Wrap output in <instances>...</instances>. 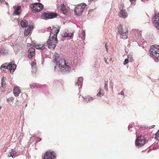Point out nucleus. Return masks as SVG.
I'll list each match as a JSON object with an SVG mask.
<instances>
[{
  "label": "nucleus",
  "mask_w": 159,
  "mask_h": 159,
  "mask_svg": "<svg viewBox=\"0 0 159 159\" xmlns=\"http://www.w3.org/2000/svg\"><path fill=\"white\" fill-rule=\"evenodd\" d=\"M59 58L58 54L55 53L53 57V62L56 63L61 71L65 72L69 71L71 68L69 63H66L65 60L63 59L59 60Z\"/></svg>",
  "instance_id": "obj_1"
},
{
  "label": "nucleus",
  "mask_w": 159,
  "mask_h": 159,
  "mask_svg": "<svg viewBox=\"0 0 159 159\" xmlns=\"http://www.w3.org/2000/svg\"><path fill=\"white\" fill-rule=\"evenodd\" d=\"M150 53L151 57L159 61V45L151 46L150 49Z\"/></svg>",
  "instance_id": "obj_2"
},
{
  "label": "nucleus",
  "mask_w": 159,
  "mask_h": 159,
  "mask_svg": "<svg viewBox=\"0 0 159 159\" xmlns=\"http://www.w3.org/2000/svg\"><path fill=\"white\" fill-rule=\"evenodd\" d=\"M118 32L119 34L121 35L120 38L123 39H125L127 38L128 30L126 27H123L121 25H119L118 27Z\"/></svg>",
  "instance_id": "obj_3"
},
{
  "label": "nucleus",
  "mask_w": 159,
  "mask_h": 159,
  "mask_svg": "<svg viewBox=\"0 0 159 159\" xmlns=\"http://www.w3.org/2000/svg\"><path fill=\"white\" fill-rule=\"evenodd\" d=\"M57 38L51 37L50 38V37H49V39L47 42L48 48L54 49L57 43Z\"/></svg>",
  "instance_id": "obj_4"
},
{
  "label": "nucleus",
  "mask_w": 159,
  "mask_h": 159,
  "mask_svg": "<svg viewBox=\"0 0 159 159\" xmlns=\"http://www.w3.org/2000/svg\"><path fill=\"white\" fill-rule=\"evenodd\" d=\"M86 5L84 3L78 4L75 8V13L76 15L80 16L82 14V11L84 10Z\"/></svg>",
  "instance_id": "obj_5"
},
{
  "label": "nucleus",
  "mask_w": 159,
  "mask_h": 159,
  "mask_svg": "<svg viewBox=\"0 0 159 159\" xmlns=\"http://www.w3.org/2000/svg\"><path fill=\"white\" fill-rule=\"evenodd\" d=\"M57 16V14L52 13L44 12L42 15V18L45 20H48L55 18Z\"/></svg>",
  "instance_id": "obj_6"
},
{
  "label": "nucleus",
  "mask_w": 159,
  "mask_h": 159,
  "mask_svg": "<svg viewBox=\"0 0 159 159\" xmlns=\"http://www.w3.org/2000/svg\"><path fill=\"white\" fill-rule=\"evenodd\" d=\"M155 16L152 19V21L156 28L159 30V13H155Z\"/></svg>",
  "instance_id": "obj_7"
},
{
  "label": "nucleus",
  "mask_w": 159,
  "mask_h": 159,
  "mask_svg": "<svg viewBox=\"0 0 159 159\" xmlns=\"http://www.w3.org/2000/svg\"><path fill=\"white\" fill-rule=\"evenodd\" d=\"M55 157L53 152H47L43 157V159H54Z\"/></svg>",
  "instance_id": "obj_8"
},
{
  "label": "nucleus",
  "mask_w": 159,
  "mask_h": 159,
  "mask_svg": "<svg viewBox=\"0 0 159 159\" xmlns=\"http://www.w3.org/2000/svg\"><path fill=\"white\" fill-rule=\"evenodd\" d=\"M59 31V30L56 27L53 28L51 30L49 37L57 38V34Z\"/></svg>",
  "instance_id": "obj_9"
},
{
  "label": "nucleus",
  "mask_w": 159,
  "mask_h": 159,
  "mask_svg": "<svg viewBox=\"0 0 159 159\" xmlns=\"http://www.w3.org/2000/svg\"><path fill=\"white\" fill-rule=\"evenodd\" d=\"M59 31V30L56 27L53 28L51 30L49 37L57 38V34Z\"/></svg>",
  "instance_id": "obj_10"
},
{
  "label": "nucleus",
  "mask_w": 159,
  "mask_h": 159,
  "mask_svg": "<svg viewBox=\"0 0 159 159\" xmlns=\"http://www.w3.org/2000/svg\"><path fill=\"white\" fill-rule=\"evenodd\" d=\"M33 28V26L32 25H29L26 27L24 32L25 35V36H27L29 35L30 34Z\"/></svg>",
  "instance_id": "obj_11"
},
{
  "label": "nucleus",
  "mask_w": 159,
  "mask_h": 159,
  "mask_svg": "<svg viewBox=\"0 0 159 159\" xmlns=\"http://www.w3.org/2000/svg\"><path fill=\"white\" fill-rule=\"evenodd\" d=\"M83 78L82 77H79L75 82V86H77L79 89L82 87Z\"/></svg>",
  "instance_id": "obj_12"
},
{
  "label": "nucleus",
  "mask_w": 159,
  "mask_h": 159,
  "mask_svg": "<svg viewBox=\"0 0 159 159\" xmlns=\"http://www.w3.org/2000/svg\"><path fill=\"white\" fill-rule=\"evenodd\" d=\"M35 55V50L33 48H30L28 50V56L30 59L32 58Z\"/></svg>",
  "instance_id": "obj_13"
},
{
  "label": "nucleus",
  "mask_w": 159,
  "mask_h": 159,
  "mask_svg": "<svg viewBox=\"0 0 159 159\" xmlns=\"http://www.w3.org/2000/svg\"><path fill=\"white\" fill-rule=\"evenodd\" d=\"M7 68L9 69L11 73H13L16 68V65L14 64H9L7 66Z\"/></svg>",
  "instance_id": "obj_14"
},
{
  "label": "nucleus",
  "mask_w": 159,
  "mask_h": 159,
  "mask_svg": "<svg viewBox=\"0 0 159 159\" xmlns=\"http://www.w3.org/2000/svg\"><path fill=\"white\" fill-rule=\"evenodd\" d=\"M119 16L122 18H125L128 16V14L126 12L125 10H120L119 14Z\"/></svg>",
  "instance_id": "obj_15"
},
{
  "label": "nucleus",
  "mask_w": 159,
  "mask_h": 159,
  "mask_svg": "<svg viewBox=\"0 0 159 159\" xmlns=\"http://www.w3.org/2000/svg\"><path fill=\"white\" fill-rule=\"evenodd\" d=\"M21 92V91L18 87H15L13 90V93L15 96H18Z\"/></svg>",
  "instance_id": "obj_16"
},
{
  "label": "nucleus",
  "mask_w": 159,
  "mask_h": 159,
  "mask_svg": "<svg viewBox=\"0 0 159 159\" xmlns=\"http://www.w3.org/2000/svg\"><path fill=\"white\" fill-rule=\"evenodd\" d=\"M146 142V139L144 136H140V146L143 145Z\"/></svg>",
  "instance_id": "obj_17"
},
{
  "label": "nucleus",
  "mask_w": 159,
  "mask_h": 159,
  "mask_svg": "<svg viewBox=\"0 0 159 159\" xmlns=\"http://www.w3.org/2000/svg\"><path fill=\"white\" fill-rule=\"evenodd\" d=\"M32 7H38L39 8H41L43 9V5L40 3H34L32 5Z\"/></svg>",
  "instance_id": "obj_18"
},
{
  "label": "nucleus",
  "mask_w": 159,
  "mask_h": 159,
  "mask_svg": "<svg viewBox=\"0 0 159 159\" xmlns=\"http://www.w3.org/2000/svg\"><path fill=\"white\" fill-rule=\"evenodd\" d=\"M16 151L13 149H12L11 150V152H10L9 154L8 155V157H12V158L15 157L16 156Z\"/></svg>",
  "instance_id": "obj_19"
},
{
  "label": "nucleus",
  "mask_w": 159,
  "mask_h": 159,
  "mask_svg": "<svg viewBox=\"0 0 159 159\" xmlns=\"http://www.w3.org/2000/svg\"><path fill=\"white\" fill-rule=\"evenodd\" d=\"M28 22L27 20L25 19H23L21 21L20 24L21 27H26L28 26Z\"/></svg>",
  "instance_id": "obj_20"
},
{
  "label": "nucleus",
  "mask_w": 159,
  "mask_h": 159,
  "mask_svg": "<svg viewBox=\"0 0 159 159\" xmlns=\"http://www.w3.org/2000/svg\"><path fill=\"white\" fill-rule=\"evenodd\" d=\"M84 99L83 101L86 102H89L90 101H92L93 100V98L89 96H88L85 97V98L82 97Z\"/></svg>",
  "instance_id": "obj_21"
},
{
  "label": "nucleus",
  "mask_w": 159,
  "mask_h": 159,
  "mask_svg": "<svg viewBox=\"0 0 159 159\" xmlns=\"http://www.w3.org/2000/svg\"><path fill=\"white\" fill-rule=\"evenodd\" d=\"M60 10L64 14H66L67 12L64 4L61 5Z\"/></svg>",
  "instance_id": "obj_22"
},
{
  "label": "nucleus",
  "mask_w": 159,
  "mask_h": 159,
  "mask_svg": "<svg viewBox=\"0 0 159 159\" xmlns=\"http://www.w3.org/2000/svg\"><path fill=\"white\" fill-rule=\"evenodd\" d=\"M20 8L21 7L19 6L16 7L14 11V14L15 15H18L20 12Z\"/></svg>",
  "instance_id": "obj_23"
},
{
  "label": "nucleus",
  "mask_w": 159,
  "mask_h": 159,
  "mask_svg": "<svg viewBox=\"0 0 159 159\" xmlns=\"http://www.w3.org/2000/svg\"><path fill=\"white\" fill-rule=\"evenodd\" d=\"M8 53V51L7 50L3 48L0 51V54L2 55H4Z\"/></svg>",
  "instance_id": "obj_24"
},
{
  "label": "nucleus",
  "mask_w": 159,
  "mask_h": 159,
  "mask_svg": "<svg viewBox=\"0 0 159 159\" xmlns=\"http://www.w3.org/2000/svg\"><path fill=\"white\" fill-rule=\"evenodd\" d=\"M31 8L32 9L33 11L34 12H39L42 9L40 8L32 7H31Z\"/></svg>",
  "instance_id": "obj_25"
},
{
  "label": "nucleus",
  "mask_w": 159,
  "mask_h": 159,
  "mask_svg": "<svg viewBox=\"0 0 159 159\" xmlns=\"http://www.w3.org/2000/svg\"><path fill=\"white\" fill-rule=\"evenodd\" d=\"M2 88L6 87V82L5 81V78L4 77H3L2 78Z\"/></svg>",
  "instance_id": "obj_26"
},
{
  "label": "nucleus",
  "mask_w": 159,
  "mask_h": 159,
  "mask_svg": "<svg viewBox=\"0 0 159 159\" xmlns=\"http://www.w3.org/2000/svg\"><path fill=\"white\" fill-rule=\"evenodd\" d=\"M136 139L135 140V144L137 146H138L139 145V136L138 135V134L137 132H136Z\"/></svg>",
  "instance_id": "obj_27"
},
{
  "label": "nucleus",
  "mask_w": 159,
  "mask_h": 159,
  "mask_svg": "<svg viewBox=\"0 0 159 159\" xmlns=\"http://www.w3.org/2000/svg\"><path fill=\"white\" fill-rule=\"evenodd\" d=\"M36 62L35 61H33L32 62L31 65L32 67V70H33V72H35L36 69H35V67L34 66L36 65Z\"/></svg>",
  "instance_id": "obj_28"
},
{
  "label": "nucleus",
  "mask_w": 159,
  "mask_h": 159,
  "mask_svg": "<svg viewBox=\"0 0 159 159\" xmlns=\"http://www.w3.org/2000/svg\"><path fill=\"white\" fill-rule=\"evenodd\" d=\"M107 85H108V80H107L105 81L104 86L105 90L106 91H107L108 90Z\"/></svg>",
  "instance_id": "obj_29"
},
{
  "label": "nucleus",
  "mask_w": 159,
  "mask_h": 159,
  "mask_svg": "<svg viewBox=\"0 0 159 159\" xmlns=\"http://www.w3.org/2000/svg\"><path fill=\"white\" fill-rule=\"evenodd\" d=\"M7 63L5 64H3L1 66V70L2 71L5 70V69H7Z\"/></svg>",
  "instance_id": "obj_30"
},
{
  "label": "nucleus",
  "mask_w": 159,
  "mask_h": 159,
  "mask_svg": "<svg viewBox=\"0 0 159 159\" xmlns=\"http://www.w3.org/2000/svg\"><path fill=\"white\" fill-rule=\"evenodd\" d=\"M14 100V98L12 97H11L7 98V101L8 103L10 102H12Z\"/></svg>",
  "instance_id": "obj_31"
},
{
  "label": "nucleus",
  "mask_w": 159,
  "mask_h": 159,
  "mask_svg": "<svg viewBox=\"0 0 159 159\" xmlns=\"http://www.w3.org/2000/svg\"><path fill=\"white\" fill-rule=\"evenodd\" d=\"M155 136V138L159 141V130L156 133Z\"/></svg>",
  "instance_id": "obj_32"
},
{
  "label": "nucleus",
  "mask_w": 159,
  "mask_h": 159,
  "mask_svg": "<svg viewBox=\"0 0 159 159\" xmlns=\"http://www.w3.org/2000/svg\"><path fill=\"white\" fill-rule=\"evenodd\" d=\"M45 48V46L44 45H41V46H39V49L41 50H44Z\"/></svg>",
  "instance_id": "obj_33"
},
{
  "label": "nucleus",
  "mask_w": 159,
  "mask_h": 159,
  "mask_svg": "<svg viewBox=\"0 0 159 159\" xmlns=\"http://www.w3.org/2000/svg\"><path fill=\"white\" fill-rule=\"evenodd\" d=\"M41 46V45H35V43L33 44V46H35V47L37 49H39V46Z\"/></svg>",
  "instance_id": "obj_34"
},
{
  "label": "nucleus",
  "mask_w": 159,
  "mask_h": 159,
  "mask_svg": "<svg viewBox=\"0 0 159 159\" xmlns=\"http://www.w3.org/2000/svg\"><path fill=\"white\" fill-rule=\"evenodd\" d=\"M103 95H104L103 93H102L101 92V89H100L99 93L98 94H97V96H102Z\"/></svg>",
  "instance_id": "obj_35"
},
{
  "label": "nucleus",
  "mask_w": 159,
  "mask_h": 159,
  "mask_svg": "<svg viewBox=\"0 0 159 159\" xmlns=\"http://www.w3.org/2000/svg\"><path fill=\"white\" fill-rule=\"evenodd\" d=\"M61 36L63 37H67L68 33L65 32V33L62 34Z\"/></svg>",
  "instance_id": "obj_36"
},
{
  "label": "nucleus",
  "mask_w": 159,
  "mask_h": 159,
  "mask_svg": "<svg viewBox=\"0 0 159 159\" xmlns=\"http://www.w3.org/2000/svg\"><path fill=\"white\" fill-rule=\"evenodd\" d=\"M129 62V60L128 59H126L124 61V62L123 64L124 65H125L127 64Z\"/></svg>",
  "instance_id": "obj_37"
},
{
  "label": "nucleus",
  "mask_w": 159,
  "mask_h": 159,
  "mask_svg": "<svg viewBox=\"0 0 159 159\" xmlns=\"http://www.w3.org/2000/svg\"><path fill=\"white\" fill-rule=\"evenodd\" d=\"M30 86L31 89L34 88L36 87V85L35 84H30Z\"/></svg>",
  "instance_id": "obj_38"
},
{
  "label": "nucleus",
  "mask_w": 159,
  "mask_h": 159,
  "mask_svg": "<svg viewBox=\"0 0 159 159\" xmlns=\"http://www.w3.org/2000/svg\"><path fill=\"white\" fill-rule=\"evenodd\" d=\"M73 35V33H68V36L67 37H71Z\"/></svg>",
  "instance_id": "obj_39"
},
{
  "label": "nucleus",
  "mask_w": 159,
  "mask_h": 159,
  "mask_svg": "<svg viewBox=\"0 0 159 159\" xmlns=\"http://www.w3.org/2000/svg\"><path fill=\"white\" fill-rule=\"evenodd\" d=\"M136 0H129L132 4H134Z\"/></svg>",
  "instance_id": "obj_40"
},
{
  "label": "nucleus",
  "mask_w": 159,
  "mask_h": 159,
  "mask_svg": "<svg viewBox=\"0 0 159 159\" xmlns=\"http://www.w3.org/2000/svg\"><path fill=\"white\" fill-rule=\"evenodd\" d=\"M82 36H83V37H82V39H84V36L85 35V32L84 31H83L82 32Z\"/></svg>",
  "instance_id": "obj_41"
},
{
  "label": "nucleus",
  "mask_w": 159,
  "mask_h": 159,
  "mask_svg": "<svg viewBox=\"0 0 159 159\" xmlns=\"http://www.w3.org/2000/svg\"><path fill=\"white\" fill-rule=\"evenodd\" d=\"M0 2L4 4L5 3H6L7 4V3L4 0H0Z\"/></svg>",
  "instance_id": "obj_42"
},
{
  "label": "nucleus",
  "mask_w": 159,
  "mask_h": 159,
  "mask_svg": "<svg viewBox=\"0 0 159 159\" xmlns=\"http://www.w3.org/2000/svg\"><path fill=\"white\" fill-rule=\"evenodd\" d=\"M146 127L145 125H141L140 126V128H144L143 129H144L146 128Z\"/></svg>",
  "instance_id": "obj_43"
},
{
  "label": "nucleus",
  "mask_w": 159,
  "mask_h": 159,
  "mask_svg": "<svg viewBox=\"0 0 159 159\" xmlns=\"http://www.w3.org/2000/svg\"><path fill=\"white\" fill-rule=\"evenodd\" d=\"M105 48H106V50L107 52V53L108 52V50L107 46V44H105Z\"/></svg>",
  "instance_id": "obj_44"
},
{
  "label": "nucleus",
  "mask_w": 159,
  "mask_h": 159,
  "mask_svg": "<svg viewBox=\"0 0 159 159\" xmlns=\"http://www.w3.org/2000/svg\"><path fill=\"white\" fill-rule=\"evenodd\" d=\"M127 57H128V59L130 58V59H131V56L130 55H128V56H127Z\"/></svg>",
  "instance_id": "obj_45"
},
{
  "label": "nucleus",
  "mask_w": 159,
  "mask_h": 159,
  "mask_svg": "<svg viewBox=\"0 0 159 159\" xmlns=\"http://www.w3.org/2000/svg\"><path fill=\"white\" fill-rule=\"evenodd\" d=\"M120 94L121 95H124V92H123V91H122L120 93Z\"/></svg>",
  "instance_id": "obj_46"
},
{
  "label": "nucleus",
  "mask_w": 159,
  "mask_h": 159,
  "mask_svg": "<svg viewBox=\"0 0 159 159\" xmlns=\"http://www.w3.org/2000/svg\"><path fill=\"white\" fill-rule=\"evenodd\" d=\"M104 60L105 61V62L107 63V59H106V57H104Z\"/></svg>",
  "instance_id": "obj_47"
},
{
  "label": "nucleus",
  "mask_w": 159,
  "mask_h": 159,
  "mask_svg": "<svg viewBox=\"0 0 159 159\" xmlns=\"http://www.w3.org/2000/svg\"><path fill=\"white\" fill-rule=\"evenodd\" d=\"M16 47H14V49L15 50H16Z\"/></svg>",
  "instance_id": "obj_48"
},
{
  "label": "nucleus",
  "mask_w": 159,
  "mask_h": 159,
  "mask_svg": "<svg viewBox=\"0 0 159 159\" xmlns=\"http://www.w3.org/2000/svg\"><path fill=\"white\" fill-rule=\"evenodd\" d=\"M2 108V106H0V109H1Z\"/></svg>",
  "instance_id": "obj_49"
},
{
  "label": "nucleus",
  "mask_w": 159,
  "mask_h": 159,
  "mask_svg": "<svg viewBox=\"0 0 159 159\" xmlns=\"http://www.w3.org/2000/svg\"><path fill=\"white\" fill-rule=\"evenodd\" d=\"M41 140V139H39V141H40Z\"/></svg>",
  "instance_id": "obj_50"
}]
</instances>
